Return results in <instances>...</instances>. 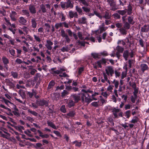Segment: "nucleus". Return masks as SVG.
I'll use <instances>...</instances> for the list:
<instances>
[{
  "label": "nucleus",
  "instance_id": "obj_1",
  "mask_svg": "<svg viewBox=\"0 0 149 149\" xmlns=\"http://www.w3.org/2000/svg\"><path fill=\"white\" fill-rule=\"evenodd\" d=\"M36 103L39 106L42 107L45 106V107H47L48 106V101L43 99L37 100Z\"/></svg>",
  "mask_w": 149,
  "mask_h": 149
},
{
  "label": "nucleus",
  "instance_id": "obj_2",
  "mask_svg": "<svg viewBox=\"0 0 149 149\" xmlns=\"http://www.w3.org/2000/svg\"><path fill=\"white\" fill-rule=\"evenodd\" d=\"M70 98L76 103H78L81 99L80 95L76 94H73L71 95Z\"/></svg>",
  "mask_w": 149,
  "mask_h": 149
},
{
  "label": "nucleus",
  "instance_id": "obj_3",
  "mask_svg": "<svg viewBox=\"0 0 149 149\" xmlns=\"http://www.w3.org/2000/svg\"><path fill=\"white\" fill-rule=\"evenodd\" d=\"M106 73L108 75H110L111 76H113L114 73V71L112 66H109L105 69Z\"/></svg>",
  "mask_w": 149,
  "mask_h": 149
},
{
  "label": "nucleus",
  "instance_id": "obj_4",
  "mask_svg": "<svg viewBox=\"0 0 149 149\" xmlns=\"http://www.w3.org/2000/svg\"><path fill=\"white\" fill-rule=\"evenodd\" d=\"M45 6L47 8H48L49 9H50V5L49 4H47L45 5L44 4H42L40 6L41 10H39V12L41 10L42 12L43 13H47V9H46Z\"/></svg>",
  "mask_w": 149,
  "mask_h": 149
},
{
  "label": "nucleus",
  "instance_id": "obj_5",
  "mask_svg": "<svg viewBox=\"0 0 149 149\" xmlns=\"http://www.w3.org/2000/svg\"><path fill=\"white\" fill-rule=\"evenodd\" d=\"M2 61L4 65L3 68H6V70H8L9 67L8 64L9 63V61L8 59L6 56H3L2 57Z\"/></svg>",
  "mask_w": 149,
  "mask_h": 149
},
{
  "label": "nucleus",
  "instance_id": "obj_6",
  "mask_svg": "<svg viewBox=\"0 0 149 149\" xmlns=\"http://www.w3.org/2000/svg\"><path fill=\"white\" fill-rule=\"evenodd\" d=\"M16 83V81H15V84H14L13 82L11 81L9 79H6V85L9 86V88L10 89L14 90L15 88Z\"/></svg>",
  "mask_w": 149,
  "mask_h": 149
},
{
  "label": "nucleus",
  "instance_id": "obj_7",
  "mask_svg": "<svg viewBox=\"0 0 149 149\" xmlns=\"http://www.w3.org/2000/svg\"><path fill=\"white\" fill-rule=\"evenodd\" d=\"M66 103L67 104L66 107L68 108H71L74 107L75 106V104H76L70 98L67 100Z\"/></svg>",
  "mask_w": 149,
  "mask_h": 149
},
{
  "label": "nucleus",
  "instance_id": "obj_8",
  "mask_svg": "<svg viewBox=\"0 0 149 149\" xmlns=\"http://www.w3.org/2000/svg\"><path fill=\"white\" fill-rule=\"evenodd\" d=\"M111 13L108 11H105L104 13V16L102 17L107 19H110L111 18Z\"/></svg>",
  "mask_w": 149,
  "mask_h": 149
},
{
  "label": "nucleus",
  "instance_id": "obj_9",
  "mask_svg": "<svg viewBox=\"0 0 149 149\" xmlns=\"http://www.w3.org/2000/svg\"><path fill=\"white\" fill-rule=\"evenodd\" d=\"M29 9L31 13L34 14L36 13L35 6L33 4H31L29 6Z\"/></svg>",
  "mask_w": 149,
  "mask_h": 149
},
{
  "label": "nucleus",
  "instance_id": "obj_10",
  "mask_svg": "<svg viewBox=\"0 0 149 149\" xmlns=\"http://www.w3.org/2000/svg\"><path fill=\"white\" fill-rule=\"evenodd\" d=\"M69 15L70 18H73L74 17L76 18H78V15L76 12L73 11L72 10L69 12Z\"/></svg>",
  "mask_w": 149,
  "mask_h": 149
},
{
  "label": "nucleus",
  "instance_id": "obj_11",
  "mask_svg": "<svg viewBox=\"0 0 149 149\" xmlns=\"http://www.w3.org/2000/svg\"><path fill=\"white\" fill-rule=\"evenodd\" d=\"M18 21L20 24V25H25L27 22L26 19L23 17H19Z\"/></svg>",
  "mask_w": 149,
  "mask_h": 149
},
{
  "label": "nucleus",
  "instance_id": "obj_12",
  "mask_svg": "<svg viewBox=\"0 0 149 149\" xmlns=\"http://www.w3.org/2000/svg\"><path fill=\"white\" fill-rule=\"evenodd\" d=\"M127 12V14L130 15L132 13L133 7L132 5L130 3L127 6V8L125 9Z\"/></svg>",
  "mask_w": 149,
  "mask_h": 149
},
{
  "label": "nucleus",
  "instance_id": "obj_13",
  "mask_svg": "<svg viewBox=\"0 0 149 149\" xmlns=\"http://www.w3.org/2000/svg\"><path fill=\"white\" fill-rule=\"evenodd\" d=\"M14 110L12 111L13 113L17 117H19L20 116V114L19 113V110L18 108H17L15 105H14Z\"/></svg>",
  "mask_w": 149,
  "mask_h": 149
},
{
  "label": "nucleus",
  "instance_id": "obj_14",
  "mask_svg": "<svg viewBox=\"0 0 149 149\" xmlns=\"http://www.w3.org/2000/svg\"><path fill=\"white\" fill-rule=\"evenodd\" d=\"M9 26H10L11 27H9L8 29L10 31L12 32L13 34L15 33V31L16 30L15 28L16 27V24L15 23L12 24H11V25Z\"/></svg>",
  "mask_w": 149,
  "mask_h": 149
},
{
  "label": "nucleus",
  "instance_id": "obj_15",
  "mask_svg": "<svg viewBox=\"0 0 149 149\" xmlns=\"http://www.w3.org/2000/svg\"><path fill=\"white\" fill-rule=\"evenodd\" d=\"M17 15V13L15 11H12L10 15V17L12 21H15L16 20V18H15V16Z\"/></svg>",
  "mask_w": 149,
  "mask_h": 149
},
{
  "label": "nucleus",
  "instance_id": "obj_16",
  "mask_svg": "<svg viewBox=\"0 0 149 149\" xmlns=\"http://www.w3.org/2000/svg\"><path fill=\"white\" fill-rule=\"evenodd\" d=\"M66 2V8H72L73 7V2L71 0H68Z\"/></svg>",
  "mask_w": 149,
  "mask_h": 149
},
{
  "label": "nucleus",
  "instance_id": "obj_17",
  "mask_svg": "<svg viewBox=\"0 0 149 149\" xmlns=\"http://www.w3.org/2000/svg\"><path fill=\"white\" fill-rule=\"evenodd\" d=\"M47 123L48 126H49L55 130H57L58 128V126L56 127L55 125L52 122L49 120L47 121Z\"/></svg>",
  "mask_w": 149,
  "mask_h": 149
},
{
  "label": "nucleus",
  "instance_id": "obj_18",
  "mask_svg": "<svg viewBox=\"0 0 149 149\" xmlns=\"http://www.w3.org/2000/svg\"><path fill=\"white\" fill-rule=\"evenodd\" d=\"M86 18L84 17L79 18L78 20L79 24H85L86 23Z\"/></svg>",
  "mask_w": 149,
  "mask_h": 149
},
{
  "label": "nucleus",
  "instance_id": "obj_19",
  "mask_svg": "<svg viewBox=\"0 0 149 149\" xmlns=\"http://www.w3.org/2000/svg\"><path fill=\"white\" fill-rule=\"evenodd\" d=\"M120 109H116V108H113V109L112 111L113 114L114 116V118H118V116L117 114V113L119 112L120 111Z\"/></svg>",
  "mask_w": 149,
  "mask_h": 149
},
{
  "label": "nucleus",
  "instance_id": "obj_20",
  "mask_svg": "<svg viewBox=\"0 0 149 149\" xmlns=\"http://www.w3.org/2000/svg\"><path fill=\"white\" fill-rule=\"evenodd\" d=\"M76 115V112L74 110H71L69 111V112L67 113L66 118H68L69 117L72 118L74 117Z\"/></svg>",
  "mask_w": 149,
  "mask_h": 149
},
{
  "label": "nucleus",
  "instance_id": "obj_21",
  "mask_svg": "<svg viewBox=\"0 0 149 149\" xmlns=\"http://www.w3.org/2000/svg\"><path fill=\"white\" fill-rule=\"evenodd\" d=\"M57 15L59 16V17L61 18V21H64L66 19L65 16L62 12H60L58 13Z\"/></svg>",
  "mask_w": 149,
  "mask_h": 149
},
{
  "label": "nucleus",
  "instance_id": "obj_22",
  "mask_svg": "<svg viewBox=\"0 0 149 149\" xmlns=\"http://www.w3.org/2000/svg\"><path fill=\"white\" fill-rule=\"evenodd\" d=\"M147 47H141L140 49L139 52L143 56L146 54L147 50Z\"/></svg>",
  "mask_w": 149,
  "mask_h": 149
},
{
  "label": "nucleus",
  "instance_id": "obj_23",
  "mask_svg": "<svg viewBox=\"0 0 149 149\" xmlns=\"http://www.w3.org/2000/svg\"><path fill=\"white\" fill-rule=\"evenodd\" d=\"M141 70L143 73L146 70H147L148 69V66L146 64H142L140 65Z\"/></svg>",
  "mask_w": 149,
  "mask_h": 149
},
{
  "label": "nucleus",
  "instance_id": "obj_24",
  "mask_svg": "<svg viewBox=\"0 0 149 149\" xmlns=\"http://www.w3.org/2000/svg\"><path fill=\"white\" fill-rule=\"evenodd\" d=\"M141 31L143 32H147L149 31V25H145L141 29Z\"/></svg>",
  "mask_w": 149,
  "mask_h": 149
},
{
  "label": "nucleus",
  "instance_id": "obj_25",
  "mask_svg": "<svg viewBox=\"0 0 149 149\" xmlns=\"http://www.w3.org/2000/svg\"><path fill=\"white\" fill-rule=\"evenodd\" d=\"M134 17L132 16H129L128 17L127 21L128 23L131 24H133L135 23L134 20Z\"/></svg>",
  "mask_w": 149,
  "mask_h": 149
},
{
  "label": "nucleus",
  "instance_id": "obj_26",
  "mask_svg": "<svg viewBox=\"0 0 149 149\" xmlns=\"http://www.w3.org/2000/svg\"><path fill=\"white\" fill-rule=\"evenodd\" d=\"M75 10L78 13L79 15H81L83 14L82 10L80 7L76 6H75Z\"/></svg>",
  "mask_w": 149,
  "mask_h": 149
},
{
  "label": "nucleus",
  "instance_id": "obj_27",
  "mask_svg": "<svg viewBox=\"0 0 149 149\" xmlns=\"http://www.w3.org/2000/svg\"><path fill=\"white\" fill-rule=\"evenodd\" d=\"M55 84V82L54 80H51L49 83L47 87V89L49 90L52 88L54 86Z\"/></svg>",
  "mask_w": 149,
  "mask_h": 149
},
{
  "label": "nucleus",
  "instance_id": "obj_28",
  "mask_svg": "<svg viewBox=\"0 0 149 149\" xmlns=\"http://www.w3.org/2000/svg\"><path fill=\"white\" fill-rule=\"evenodd\" d=\"M125 42L126 43V45L127 46H129V47H131L132 46H133L132 45V44L131 43V42L130 41L129 39L128 38H126L124 40Z\"/></svg>",
  "mask_w": 149,
  "mask_h": 149
},
{
  "label": "nucleus",
  "instance_id": "obj_29",
  "mask_svg": "<svg viewBox=\"0 0 149 149\" xmlns=\"http://www.w3.org/2000/svg\"><path fill=\"white\" fill-rule=\"evenodd\" d=\"M31 26L33 28H36V27L37 24L35 19L33 18L31 19Z\"/></svg>",
  "mask_w": 149,
  "mask_h": 149
},
{
  "label": "nucleus",
  "instance_id": "obj_30",
  "mask_svg": "<svg viewBox=\"0 0 149 149\" xmlns=\"http://www.w3.org/2000/svg\"><path fill=\"white\" fill-rule=\"evenodd\" d=\"M76 43L78 45L84 46L86 43L88 44V43L84 41H81L79 40H78L77 41Z\"/></svg>",
  "mask_w": 149,
  "mask_h": 149
},
{
  "label": "nucleus",
  "instance_id": "obj_31",
  "mask_svg": "<svg viewBox=\"0 0 149 149\" xmlns=\"http://www.w3.org/2000/svg\"><path fill=\"white\" fill-rule=\"evenodd\" d=\"M118 45L117 47H120V46H125L126 43L123 40H119L117 42Z\"/></svg>",
  "mask_w": 149,
  "mask_h": 149
},
{
  "label": "nucleus",
  "instance_id": "obj_32",
  "mask_svg": "<svg viewBox=\"0 0 149 149\" xmlns=\"http://www.w3.org/2000/svg\"><path fill=\"white\" fill-rule=\"evenodd\" d=\"M129 53L127 50L124 51L123 54V56L126 60H127V58L129 56Z\"/></svg>",
  "mask_w": 149,
  "mask_h": 149
},
{
  "label": "nucleus",
  "instance_id": "obj_33",
  "mask_svg": "<svg viewBox=\"0 0 149 149\" xmlns=\"http://www.w3.org/2000/svg\"><path fill=\"white\" fill-rule=\"evenodd\" d=\"M69 94V93L68 91L65 90H64L63 92L61 93V96L62 97L64 98Z\"/></svg>",
  "mask_w": 149,
  "mask_h": 149
},
{
  "label": "nucleus",
  "instance_id": "obj_34",
  "mask_svg": "<svg viewBox=\"0 0 149 149\" xmlns=\"http://www.w3.org/2000/svg\"><path fill=\"white\" fill-rule=\"evenodd\" d=\"M72 144H75V146L76 147H80L81 146V142H78L77 140H75L72 143Z\"/></svg>",
  "mask_w": 149,
  "mask_h": 149
},
{
  "label": "nucleus",
  "instance_id": "obj_35",
  "mask_svg": "<svg viewBox=\"0 0 149 149\" xmlns=\"http://www.w3.org/2000/svg\"><path fill=\"white\" fill-rule=\"evenodd\" d=\"M22 15H26V17H28L30 16V13L29 11L26 10H22Z\"/></svg>",
  "mask_w": 149,
  "mask_h": 149
},
{
  "label": "nucleus",
  "instance_id": "obj_36",
  "mask_svg": "<svg viewBox=\"0 0 149 149\" xmlns=\"http://www.w3.org/2000/svg\"><path fill=\"white\" fill-rule=\"evenodd\" d=\"M89 36L90 35H88L84 39L86 40H89L92 42H95V38L93 37H89Z\"/></svg>",
  "mask_w": 149,
  "mask_h": 149
},
{
  "label": "nucleus",
  "instance_id": "obj_37",
  "mask_svg": "<svg viewBox=\"0 0 149 149\" xmlns=\"http://www.w3.org/2000/svg\"><path fill=\"white\" fill-rule=\"evenodd\" d=\"M126 29L122 28H120L119 29L120 32L123 35H125L127 34V31L126 30Z\"/></svg>",
  "mask_w": 149,
  "mask_h": 149
},
{
  "label": "nucleus",
  "instance_id": "obj_38",
  "mask_svg": "<svg viewBox=\"0 0 149 149\" xmlns=\"http://www.w3.org/2000/svg\"><path fill=\"white\" fill-rule=\"evenodd\" d=\"M112 84L114 85V86L116 89H117L119 85V81L115 79H114L113 81Z\"/></svg>",
  "mask_w": 149,
  "mask_h": 149
},
{
  "label": "nucleus",
  "instance_id": "obj_39",
  "mask_svg": "<svg viewBox=\"0 0 149 149\" xmlns=\"http://www.w3.org/2000/svg\"><path fill=\"white\" fill-rule=\"evenodd\" d=\"M60 110L61 112L65 113L66 112V109L65 105H62L60 108Z\"/></svg>",
  "mask_w": 149,
  "mask_h": 149
},
{
  "label": "nucleus",
  "instance_id": "obj_40",
  "mask_svg": "<svg viewBox=\"0 0 149 149\" xmlns=\"http://www.w3.org/2000/svg\"><path fill=\"white\" fill-rule=\"evenodd\" d=\"M117 12L119 13L120 15H123L126 13V11L125 9L123 10H118L117 11Z\"/></svg>",
  "mask_w": 149,
  "mask_h": 149
},
{
  "label": "nucleus",
  "instance_id": "obj_41",
  "mask_svg": "<svg viewBox=\"0 0 149 149\" xmlns=\"http://www.w3.org/2000/svg\"><path fill=\"white\" fill-rule=\"evenodd\" d=\"M15 129L18 130L19 132H22V130H24V127L19 125L18 126H16L15 127Z\"/></svg>",
  "mask_w": 149,
  "mask_h": 149
},
{
  "label": "nucleus",
  "instance_id": "obj_42",
  "mask_svg": "<svg viewBox=\"0 0 149 149\" xmlns=\"http://www.w3.org/2000/svg\"><path fill=\"white\" fill-rule=\"evenodd\" d=\"M42 146V144L40 143H36V145L34 146V147L36 148H40L39 149H44L43 147H41Z\"/></svg>",
  "mask_w": 149,
  "mask_h": 149
},
{
  "label": "nucleus",
  "instance_id": "obj_43",
  "mask_svg": "<svg viewBox=\"0 0 149 149\" xmlns=\"http://www.w3.org/2000/svg\"><path fill=\"white\" fill-rule=\"evenodd\" d=\"M33 36L35 40L38 42H40L41 41V38L37 35H34Z\"/></svg>",
  "mask_w": 149,
  "mask_h": 149
},
{
  "label": "nucleus",
  "instance_id": "obj_44",
  "mask_svg": "<svg viewBox=\"0 0 149 149\" xmlns=\"http://www.w3.org/2000/svg\"><path fill=\"white\" fill-rule=\"evenodd\" d=\"M93 13L94 14V15H95L100 19H102V16L96 10H94L93 11Z\"/></svg>",
  "mask_w": 149,
  "mask_h": 149
},
{
  "label": "nucleus",
  "instance_id": "obj_45",
  "mask_svg": "<svg viewBox=\"0 0 149 149\" xmlns=\"http://www.w3.org/2000/svg\"><path fill=\"white\" fill-rule=\"evenodd\" d=\"M77 35L78 37L80 39L84 40H85L84 39L85 38L82 35L81 32H78L77 33Z\"/></svg>",
  "mask_w": 149,
  "mask_h": 149
},
{
  "label": "nucleus",
  "instance_id": "obj_46",
  "mask_svg": "<svg viewBox=\"0 0 149 149\" xmlns=\"http://www.w3.org/2000/svg\"><path fill=\"white\" fill-rule=\"evenodd\" d=\"M112 16L114 18L116 19H119L121 17L120 16L118 13H114Z\"/></svg>",
  "mask_w": 149,
  "mask_h": 149
},
{
  "label": "nucleus",
  "instance_id": "obj_47",
  "mask_svg": "<svg viewBox=\"0 0 149 149\" xmlns=\"http://www.w3.org/2000/svg\"><path fill=\"white\" fill-rule=\"evenodd\" d=\"M91 55L95 59L97 58L98 59L99 58V54L97 53H92L91 54Z\"/></svg>",
  "mask_w": 149,
  "mask_h": 149
},
{
  "label": "nucleus",
  "instance_id": "obj_48",
  "mask_svg": "<svg viewBox=\"0 0 149 149\" xmlns=\"http://www.w3.org/2000/svg\"><path fill=\"white\" fill-rule=\"evenodd\" d=\"M116 49L117 51L120 53H122L124 50L123 47H116V49Z\"/></svg>",
  "mask_w": 149,
  "mask_h": 149
},
{
  "label": "nucleus",
  "instance_id": "obj_49",
  "mask_svg": "<svg viewBox=\"0 0 149 149\" xmlns=\"http://www.w3.org/2000/svg\"><path fill=\"white\" fill-rule=\"evenodd\" d=\"M84 11L86 13H89L90 11V8L85 6H83L82 8Z\"/></svg>",
  "mask_w": 149,
  "mask_h": 149
},
{
  "label": "nucleus",
  "instance_id": "obj_50",
  "mask_svg": "<svg viewBox=\"0 0 149 149\" xmlns=\"http://www.w3.org/2000/svg\"><path fill=\"white\" fill-rule=\"evenodd\" d=\"M130 24L128 22H125L124 24L123 28L126 29H129L130 27Z\"/></svg>",
  "mask_w": 149,
  "mask_h": 149
},
{
  "label": "nucleus",
  "instance_id": "obj_51",
  "mask_svg": "<svg viewBox=\"0 0 149 149\" xmlns=\"http://www.w3.org/2000/svg\"><path fill=\"white\" fill-rule=\"evenodd\" d=\"M62 22L56 23L55 25V27L56 29H58L59 27H63Z\"/></svg>",
  "mask_w": 149,
  "mask_h": 149
},
{
  "label": "nucleus",
  "instance_id": "obj_52",
  "mask_svg": "<svg viewBox=\"0 0 149 149\" xmlns=\"http://www.w3.org/2000/svg\"><path fill=\"white\" fill-rule=\"evenodd\" d=\"M108 28V27H100L99 29L100 33H101L105 31Z\"/></svg>",
  "mask_w": 149,
  "mask_h": 149
},
{
  "label": "nucleus",
  "instance_id": "obj_53",
  "mask_svg": "<svg viewBox=\"0 0 149 149\" xmlns=\"http://www.w3.org/2000/svg\"><path fill=\"white\" fill-rule=\"evenodd\" d=\"M60 5L61 8L64 10L66 8V2H61L60 3Z\"/></svg>",
  "mask_w": 149,
  "mask_h": 149
},
{
  "label": "nucleus",
  "instance_id": "obj_54",
  "mask_svg": "<svg viewBox=\"0 0 149 149\" xmlns=\"http://www.w3.org/2000/svg\"><path fill=\"white\" fill-rule=\"evenodd\" d=\"M138 120V118L137 117H135L133 118L132 120L130 121V122L133 124H135L137 123Z\"/></svg>",
  "mask_w": 149,
  "mask_h": 149
},
{
  "label": "nucleus",
  "instance_id": "obj_55",
  "mask_svg": "<svg viewBox=\"0 0 149 149\" xmlns=\"http://www.w3.org/2000/svg\"><path fill=\"white\" fill-rule=\"evenodd\" d=\"M52 42L49 40H47L46 47H50L53 45Z\"/></svg>",
  "mask_w": 149,
  "mask_h": 149
},
{
  "label": "nucleus",
  "instance_id": "obj_56",
  "mask_svg": "<svg viewBox=\"0 0 149 149\" xmlns=\"http://www.w3.org/2000/svg\"><path fill=\"white\" fill-rule=\"evenodd\" d=\"M11 75L14 78H17L18 77V74L16 72L13 71L11 72Z\"/></svg>",
  "mask_w": 149,
  "mask_h": 149
},
{
  "label": "nucleus",
  "instance_id": "obj_57",
  "mask_svg": "<svg viewBox=\"0 0 149 149\" xmlns=\"http://www.w3.org/2000/svg\"><path fill=\"white\" fill-rule=\"evenodd\" d=\"M107 1L110 6H113L115 3L113 0H107Z\"/></svg>",
  "mask_w": 149,
  "mask_h": 149
},
{
  "label": "nucleus",
  "instance_id": "obj_58",
  "mask_svg": "<svg viewBox=\"0 0 149 149\" xmlns=\"http://www.w3.org/2000/svg\"><path fill=\"white\" fill-rule=\"evenodd\" d=\"M4 19L6 22V24L8 26H9L11 25V23L10 20L8 19H7L6 17H4Z\"/></svg>",
  "mask_w": 149,
  "mask_h": 149
},
{
  "label": "nucleus",
  "instance_id": "obj_59",
  "mask_svg": "<svg viewBox=\"0 0 149 149\" xmlns=\"http://www.w3.org/2000/svg\"><path fill=\"white\" fill-rule=\"evenodd\" d=\"M70 47H63L61 49V51L64 52L66 51L69 52L70 49Z\"/></svg>",
  "mask_w": 149,
  "mask_h": 149
},
{
  "label": "nucleus",
  "instance_id": "obj_60",
  "mask_svg": "<svg viewBox=\"0 0 149 149\" xmlns=\"http://www.w3.org/2000/svg\"><path fill=\"white\" fill-rule=\"evenodd\" d=\"M64 88V86L63 85H62L60 86H58L56 87V90H61L63 89Z\"/></svg>",
  "mask_w": 149,
  "mask_h": 149
},
{
  "label": "nucleus",
  "instance_id": "obj_61",
  "mask_svg": "<svg viewBox=\"0 0 149 149\" xmlns=\"http://www.w3.org/2000/svg\"><path fill=\"white\" fill-rule=\"evenodd\" d=\"M131 112V111L130 110L127 111L125 112V116L127 118H129L130 117Z\"/></svg>",
  "mask_w": 149,
  "mask_h": 149
},
{
  "label": "nucleus",
  "instance_id": "obj_62",
  "mask_svg": "<svg viewBox=\"0 0 149 149\" xmlns=\"http://www.w3.org/2000/svg\"><path fill=\"white\" fill-rule=\"evenodd\" d=\"M28 112L32 114L35 116H37L38 115V113L34 111H32L30 110H29Z\"/></svg>",
  "mask_w": 149,
  "mask_h": 149
},
{
  "label": "nucleus",
  "instance_id": "obj_63",
  "mask_svg": "<svg viewBox=\"0 0 149 149\" xmlns=\"http://www.w3.org/2000/svg\"><path fill=\"white\" fill-rule=\"evenodd\" d=\"M61 35L63 38H64L68 35L63 29H62L61 30Z\"/></svg>",
  "mask_w": 149,
  "mask_h": 149
},
{
  "label": "nucleus",
  "instance_id": "obj_64",
  "mask_svg": "<svg viewBox=\"0 0 149 149\" xmlns=\"http://www.w3.org/2000/svg\"><path fill=\"white\" fill-rule=\"evenodd\" d=\"M23 61H22L21 59L17 58L15 61V62L17 64H19L23 63Z\"/></svg>",
  "mask_w": 149,
  "mask_h": 149
}]
</instances>
